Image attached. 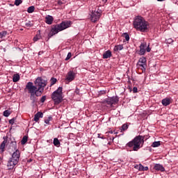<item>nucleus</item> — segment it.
<instances>
[{"mask_svg":"<svg viewBox=\"0 0 178 178\" xmlns=\"http://www.w3.org/2000/svg\"><path fill=\"white\" fill-rule=\"evenodd\" d=\"M159 145H161L160 141H155L152 144L153 148H156V147H159Z\"/></svg>","mask_w":178,"mask_h":178,"instance_id":"393cba45","label":"nucleus"},{"mask_svg":"<svg viewBox=\"0 0 178 178\" xmlns=\"http://www.w3.org/2000/svg\"><path fill=\"white\" fill-rule=\"evenodd\" d=\"M44 114L42 112H38L35 115H34V118L33 120L34 122H38V120H40V118H43Z\"/></svg>","mask_w":178,"mask_h":178,"instance_id":"f8f14e48","label":"nucleus"},{"mask_svg":"<svg viewBox=\"0 0 178 178\" xmlns=\"http://www.w3.org/2000/svg\"><path fill=\"white\" fill-rule=\"evenodd\" d=\"M155 170H160V172H165V168L161 164H156L154 165Z\"/></svg>","mask_w":178,"mask_h":178,"instance_id":"2eb2a0df","label":"nucleus"},{"mask_svg":"<svg viewBox=\"0 0 178 178\" xmlns=\"http://www.w3.org/2000/svg\"><path fill=\"white\" fill-rule=\"evenodd\" d=\"M45 99H47V96H42L40 99V102L44 104V102H45Z\"/></svg>","mask_w":178,"mask_h":178,"instance_id":"58836bf2","label":"nucleus"},{"mask_svg":"<svg viewBox=\"0 0 178 178\" xmlns=\"http://www.w3.org/2000/svg\"><path fill=\"white\" fill-rule=\"evenodd\" d=\"M122 49H123V44H118L114 47L113 51L115 52H119V51H122Z\"/></svg>","mask_w":178,"mask_h":178,"instance_id":"f3484780","label":"nucleus"},{"mask_svg":"<svg viewBox=\"0 0 178 178\" xmlns=\"http://www.w3.org/2000/svg\"><path fill=\"white\" fill-rule=\"evenodd\" d=\"M10 113H12L10 110H6L3 111V116H5V118H8Z\"/></svg>","mask_w":178,"mask_h":178,"instance_id":"bb28decb","label":"nucleus"},{"mask_svg":"<svg viewBox=\"0 0 178 178\" xmlns=\"http://www.w3.org/2000/svg\"><path fill=\"white\" fill-rule=\"evenodd\" d=\"M165 42H166V44H172V42H173V39L168 38V39L165 40Z\"/></svg>","mask_w":178,"mask_h":178,"instance_id":"e433bc0d","label":"nucleus"},{"mask_svg":"<svg viewBox=\"0 0 178 178\" xmlns=\"http://www.w3.org/2000/svg\"><path fill=\"white\" fill-rule=\"evenodd\" d=\"M8 32L6 31H3L0 32V38H3V37H6Z\"/></svg>","mask_w":178,"mask_h":178,"instance_id":"cd10ccee","label":"nucleus"},{"mask_svg":"<svg viewBox=\"0 0 178 178\" xmlns=\"http://www.w3.org/2000/svg\"><path fill=\"white\" fill-rule=\"evenodd\" d=\"M29 139V137L24 136L22 140H21V144L22 145H24V144H26V143H27V140Z\"/></svg>","mask_w":178,"mask_h":178,"instance_id":"b1692460","label":"nucleus"},{"mask_svg":"<svg viewBox=\"0 0 178 178\" xmlns=\"http://www.w3.org/2000/svg\"><path fill=\"white\" fill-rule=\"evenodd\" d=\"M53 143L55 147H60V142L59 141V139H58V138H54Z\"/></svg>","mask_w":178,"mask_h":178,"instance_id":"412c9836","label":"nucleus"},{"mask_svg":"<svg viewBox=\"0 0 178 178\" xmlns=\"http://www.w3.org/2000/svg\"><path fill=\"white\" fill-rule=\"evenodd\" d=\"M72 24H73L72 21H63L60 24L55 25L51 28L50 33L48 34V40L58 34L60 31H63V30L69 29V27H71Z\"/></svg>","mask_w":178,"mask_h":178,"instance_id":"f03ea898","label":"nucleus"},{"mask_svg":"<svg viewBox=\"0 0 178 178\" xmlns=\"http://www.w3.org/2000/svg\"><path fill=\"white\" fill-rule=\"evenodd\" d=\"M104 94H106V90H100L99 92V95H104Z\"/></svg>","mask_w":178,"mask_h":178,"instance_id":"a19ab883","label":"nucleus"},{"mask_svg":"<svg viewBox=\"0 0 178 178\" xmlns=\"http://www.w3.org/2000/svg\"><path fill=\"white\" fill-rule=\"evenodd\" d=\"M25 88L28 90L29 94H30V99L33 104L34 102H37V97H41V95H42V91L38 92L33 82H28Z\"/></svg>","mask_w":178,"mask_h":178,"instance_id":"7ed1b4c3","label":"nucleus"},{"mask_svg":"<svg viewBox=\"0 0 178 178\" xmlns=\"http://www.w3.org/2000/svg\"><path fill=\"white\" fill-rule=\"evenodd\" d=\"M144 145V136H137L132 140L127 143V147L132 148L133 151H138Z\"/></svg>","mask_w":178,"mask_h":178,"instance_id":"39448f33","label":"nucleus"},{"mask_svg":"<svg viewBox=\"0 0 178 178\" xmlns=\"http://www.w3.org/2000/svg\"><path fill=\"white\" fill-rule=\"evenodd\" d=\"M58 5H63V3L61 1H58Z\"/></svg>","mask_w":178,"mask_h":178,"instance_id":"a18cd8bd","label":"nucleus"},{"mask_svg":"<svg viewBox=\"0 0 178 178\" xmlns=\"http://www.w3.org/2000/svg\"><path fill=\"white\" fill-rule=\"evenodd\" d=\"M103 2H104V3H106V2H108V0H102Z\"/></svg>","mask_w":178,"mask_h":178,"instance_id":"49530a36","label":"nucleus"},{"mask_svg":"<svg viewBox=\"0 0 178 178\" xmlns=\"http://www.w3.org/2000/svg\"><path fill=\"white\" fill-rule=\"evenodd\" d=\"M109 133H110V134H113V131H110Z\"/></svg>","mask_w":178,"mask_h":178,"instance_id":"09e8293b","label":"nucleus"},{"mask_svg":"<svg viewBox=\"0 0 178 178\" xmlns=\"http://www.w3.org/2000/svg\"><path fill=\"white\" fill-rule=\"evenodd\" d=\"M72 58V53L69 52L67 55V57L65 58V60H69Z\"/></svg>","mask_w":178,"mask_h":178,"instance_id":"4c0bfd02","label":"nucleus"},{"mask_svg":"<svg viewBox=\"0 0 178 178\" xmlns=\"http://www.w3.org/2000/svg\"><path fill=\"white\" fill-rule=\"evenodd\" d=\"M35 10V8L34 7V6H31L28 8L27 12L28 13H33V12H34Z\"/></svg>","mask_w":178,"mask_h":178,"instance_id":"a878e982","label":"nucleus"},{"mask_svg":"<svg viewBox=\"0 0 178 178\" xmlns=\"http://www.w3.org/2000/svg\"><path fill=\"white\" fill-rule=\"evenodd\" d=\"M90 20L92 23H97L98 20H99V17L102 15V10H99V8H96L94 10H92L90 13Z\"/></svg>","mask_w":178,"mask_h":178,"instance_id":"6e6552de","label":"nucleus"},{"mask_svg":"<svg viewBox=\"0 0 178 178\" xmlns=\"http://www.w3.org/2000/svg\"><path fill=\"white\" fill-rule=\"evenodd\" d=\"M38 40H41V35L37 34L34 38H33V41H38Z\"/></svg>","mask_w":178,"mask_h":178,"instance_id":"c756f323","label":"nucleus"},{"mask_svg":"<svg viewBox=\"0 0 178 178\" xmlns=\"http://www.w3.org/2000/svg\"><path fill=\"white\" fill-rule=\"evenodd\" d=\"M111 104L112 105H116L119 102V97L118 96H113L112 97H110Z\"/></svg>","mask_w":178,"mask_h":178,"instance_id":"4468645a","label":"nucleus"},{"mask_svg":"<svg viewBox=\"0 0 178 178\" xmlns=\"http://www.w3.org/2000/svg\"><path fill=\"white\" fill-rule=\"evenodd\" d=\"M145 49H143V47H140V50L138 52V55H140V56H143V55H145Z\"/></svg>","mask_w":178,"mask_h":178,"instance_id":"5701e85b","label":"nucleus"},{"mask_svg":"<svg viewBox=\"0 0 178 178\" xmlns=\"http://www.w3.org/2000/svg\"><path fill=\"white\" fill-rule=\"evenodd\" d=\"M50 81H51V86H54V84L56 83V81H57L56 78H54V77L51 78Z\"/></svg>","mask_w":178,"mask_h":178,"instance_id":"2f4dec72","label":"nucleus"},{"mask_svg":"<svg viewBox=\"0 0 178 178\" xmlns=\"http://www.w3.org/2000/svg\"><path fill=\"white\" fill-rule=\"evenodd\" d=\"M25 26L26 27H33V26H34V24H33L31 21H29L25 24Z\"/></svg>","mask_w":178,"mask_h":178,"instance_id":"7c9ffc66","label":"nucleus"},{"mask_svg":"<svg viewBox=\"0 0 178 178\" xmlns=\"http://www.w3.org/2000/svg\"><path fill=\"white\" fill-rule=\"evenodd\" d=\"M11 144L14 152L7 163L8 170H12L19 163V161H20V151L17 149V144L16 142H12Z\"/></svg>","mask_w":178,"mask_h":178,"instance_id":"f257e3e1","label":"nucleus"},{"mask_svg":"<svg viewBox=\"0 0 178 178\" xmlns=\"http://www.w3.org/2000/svg\"><path fill=\"white\" fill-rule=\"evenodd\" d=\"M157 1H158V2H162V1H163L165 0H157Z\"/></svg>","mask_w":178,"mask_h":178,"instance_id":"de8ad7c7","label":"nucleus"},{"mask_svg":"<svg viewBox=\"0 0 178 178\" xmlns=\"http://www.w3.org/2000/svg\"><path fill=\"white\" fill-rule=\"evenodd\" d=\"M127 129H129V125H127V124H124L122 126V130H123L124 131L127 130Z\"/></svg>","mask_w":178,"mask_h":178,"instance_id":"473e14b6","label":"nucleus"},{"mask_svg":"<svg viewBox=\"0 0 178 178\" xmlns=\"http://www.w3.org/2000/svg\"><path fill=\"white\" fill-rule=\"evenodd\" d=\"M45 22L47 23V24H52V23L54 22V17L51 15H47L45 17Z\"/></svg>","mask_w":178,"mask_h":178,"instance_id":"ddd939ff","label":"nucleus"},{"mask_svg":"<svg viewBox=\"0 0 178 178\" xmlns=\"http://www.w3.org/2000/svg\"><path fill=\"white\" fill-rule=\"evenodd\" d=\"M22 0H15V5H16V6H19V5H20V3H22Z\"/></svg>","mask_w":178,"mask_h":178,"instance_id":"c9c22d12","label":"nucleus"},{"mask_svg":"<svg viewBox=\"0 0 178 178\" xmlns=\"http://www.w3.org/2000/svg\"><path fill=\"white\" fill-rule=\"evenodd\" d=\"M138 88H137V87H134L133 88V92L134 93V94H136V92H137V91H138Z\"/></svg>","mask_w":178,"mask_h":178,"instance_id":"37998d69","label":"nucleus"},{"mask_svg":"<svg viewBox=\"0 0 178 178\" xmlns=\"http://www.w3.org/2000/svg\"><path fill=\"white\" fill-rule=\"evenodd\" d=\"M124 37L126 41H129L130 40V36L129 35V34L127 33H124Z\"/></svg>","mask_w":178,"mask_h":178,"instance_id":"72a5a7b5","label":"nucleus"},{"mask_svg":"<svg viewBox=\"0 0 178 178\" xmlns=\"http://www.w3.org/2000/svg\"><path fill=\"white\" fill-rule=\"evenodd\" d=\"M133 24L136 30L138 31H142V33H144V31L148 30V22L145 21L144 17L140 15L135 17Z\"/></svg>","mask_w":178,"mask_h":178,"instance_id":"20e7f679","label":"nucleus"},{"mask_svg":"<svg viewBox=\"0 0 178 178\" xmlns=\"http://www.w3.org/2000/svg\"><path fill=\"white\" fill-rule=\"evenodd\" d=\"M76 79V72L73 71H69L65 76V81H68V83H70L71 81H73Z\"/></svg>","mask_w":178,"mask_h":178,"instance_id":"9d476101","label":"nucleus"},{"mask_svg":"<svg viewBox=\"0 0 178 178\" xmlns=\"http://www.w3.org/2000/svg\"><path fill=\"white\" fill-rule=\"evenodd\" d=\"M98 138H102V140H105V137H104L101 134H97Z\"/></svg>","mask_w":178,"mask_h":178,"instance_id":"79ce46f5","label":"nucleus"},{"mask_svg":"<svg viewBox=\"0 0 178 178\" xmlns=\"http://www.w3.org/2000/svg\"><path fill=\"white\" fill-rule=\"evenodd\" d=\"M3 140H4L1 145H0V151H1V152H5V147L6 145V143H8V138L6 136H4L3 138Z\"/></svg>","mask_w":178,"mask_h":178,"instance_id":"9b49d317","label":"nucleus"},{"mask_svg":"<svg viewBox=\"0 0 178 178\" xmlns=\"http://www.w3.org/2000/svg\"><path fill=\"white\" fill-rule=\"evenodd\" d=\"M136 66L137 67H140L143 72H145L147 70V58L144 56L140 58Z\"/></svg>","mask_w":178,"mask_h":178,"instance_id":"1a4fd4ad","label":"nucleus"},{"mask_svg":"<svg viewBox=\"0 0 178 178\" xmlns=\"http://www.w3.org/2000/svg\"><path fill=\"white\" fill-rule=\"evenodd\" d=\"M51 120H52V116L50 115L47 119L44 120V123H46V124H49V122H51Z\"/></svg>","mask_w":178,"mask_h":178,"instance_id":"c85d7f7f","label":"nucleus"},{"mask_svg":"<svg viewBox=\"0 0 178 178\" xmlns=\"http://www.w3.org/2000/svg\"><path fill=\"white\" fill-rule=\"evenodd\" d=\"M147 52H151V49L149 48V44H148L147 47L146 48Z\"/></svg>","mask_w":178,"mask_h":178,"instance_id":"c03bdc74","label":"nucleus"},{"mask_svg":"<svg viewBox=\"0 0 178 178\" xmlns=\"http://www.w3.org/2000/svg\"><path fill=\"white\" fill-rule=\"evenodd\" d=\"M35 86L34 87H36V91H42V92H44V88H45V87H47V80L42 79V77H38L35 81Z\"/></svg>","mask_w":178,"mask_h":178,"instance_id":"0eeeda50","label":"nucleus"},{"mask_svg":"<svg viewBox=\"0 0 178 178\" xmlns=\"http://www.w3.org/2000/svg\"><path fill=\"white\" fill-rule=\"evenodd\" d=\"M20 80V75L19 74H15L13 75V83H17Z\"/></svg>","mask_w":178,"mask_h":178,"instance_id":"a211bd4d","label":"nucleus"},{"mask_svg":"<svg viewBox=\"0 0 178 178\" xmlns=\"http://www.w3.org/2000/svg\"><path fill=\"white\" fill-rule=\"evenodd\" d=\"M15 121H16V118H13V119L9 120V123L10 124H13Z\"/></svg>","mask_w":178,"mask_h":178,"instance_id":"ea45409f","label":"nucleus"},{"mask_svg":"<svg viewBox=\"0 0 178 178\" xmlns=\"http://www.w3.org/2000/svg\"><path fill=\"white\" fill-rule=\"evenodd\" d=\"M63 90V88L62 87H58V88L52 93L51 99H53L55 105H59V104L63 101V97H62Z\"/></svg>","mask_w":178,"mask_h":178,"instance_id":"423d86ee","label":"nucleus"},{"mask_svg":"<svg viewBox=\"0 0 178 178\" xmlns=\"http://www.w3.org/2000/svg\"><path fill=\"white\" fill-rule=\"evenodd\" d=\"M111 56H112V52L108 50L103 54V59H108V58H111Z\"/></svg>","mask_w":178,"mask_h":178,"instance_id":"dca6fc26","label":"nucleus"},{"mask_svg":"<svg viewBox=\"0 0 178 178\" xmlns=\"http://www.w3.org/2000/svg\"><path fill=\"white\" fill-rule=\"evenodd\" d=\"M139 48H143V49H145L147 48V42L141 43V44H140Z\"/></svg>","mask_w":178,"mask_h":178,"instance_id":"f704fd0d","label":"nucleus"},{"mask_svg":"<svg viewBox=\"0 0 178 178\" xmlns=\"http://www.w3.org/2000/svg\"><path fill=\"white\" fill-rule=\"evenodd\" d=\"M161 102L164 106H168V105H170V99H163Z\"/></svg>","mask_w":178,"mask_h":178,"instance_id":"aec40b11","label":"nucleus"},{"mask_svg":"<svg viewBox=\"0 0 178 178\" xmlns=\"http://www.w3.org/2000/svg\"><path fill=\"white\" fill-rule=\"evenodd\" d=\"M103 104L108 105V106H110V108H112L113 104L112 102H111V99L110 98H107L106 99L104 102Z\"/></svg>","mask_w":178,"mask_h":178,"instance_id":"6ab92c4d","label":"nucleus"},{"mask_svg":"<svg viewBox=\"0 0 178 178\" xmlns=\"http://www.w3.org/2000/svg\"><path fill=\"white\" fill-rule=\"evenodd\" d=\"M138 170L142 172H145L148 170V167L147 166L144 167V165H143L142 164H139Z\"/></svg>","mask_w":178,"mask_h":178,"instance_id":"4be33fe9","label":"nucleus"}]
</instances>
